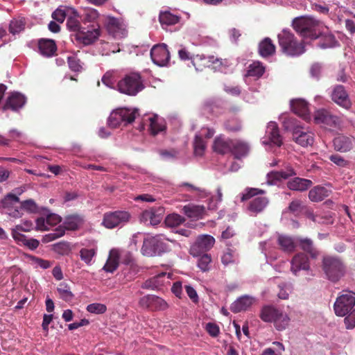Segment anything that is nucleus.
I'll return each mask as SVG.
<instances>
[{"label":"nucleus","mask_w":355,"mask_h":355,"mask_svg":"<svg viewBox=\"0 0 355 355\" xmlns=\"http://www.w3.org/2000/svg\"><path fill=\"white\" fill-rule=\"evenodd\" d=\"M293 27L302 37L315 40L321 35L322 25L312 17L302 16L293 19Z\"/></svg>","instance_id":"obj_1"},{"label":"nucleus","mask_w":355,"mask_h":355,"mask_svg":"<svg viewBox=\"0 0 355 355\" xmlns=\"http://www.w3.org/2000/svg\"><path fill=\"white\" fill-rule=\"evenodd\" d=\"M286 130L292 131L293 140L303 147L312 146L314 142V134L301 126L296 119L290 117L285 119L283 123Z\"/></svg>","instance_id":"obj_2"},{"label":"nucleus","mask_w":355,"mask_h":355,"mask_svg":"<svg viewBox=\"0 0 355 355\" xmlns=\"http://www.w3.org/2000/svg\"><path fill=\"white\" fill-rule=\"evenodd\" d=\"M282 51L290 56H298L305 51L303 42H300L290 31L283 30L277 35Z\"/></svg>","instance_id":"obj_3"},{"label":"nucleus","mask_w":355,"mask_h":355,"mask_svg":"<svg viewBox=\"0 0 355 355\" xmlns=\"http://www.w3.org/2000/svg\"><path fill=\"white\" fill-rule=\"evenodd\" d=\"M144 87L142 77L137 72H131L125 75L117 83L119 92L128 96H136Z\"/></svg>","instance_id":"obj_4"},{"label":"nucleus","mask_w":355,"mask_h":355,"mask_svg":"<svg viewBox=\"0 0 355 355\" xmlns=\"http://www.w3.org/2000/svg\"><path fill=\"white\" fill-rule=\"evenodd\" d=\"M191 62L196 71H202L206 68L214 71H220L227 65V60L215 57L214 55H196L191 58Z\"/></svg>","instance_id":"obj_5"},{"label":"nucleus","mask_w":355,"mask_h":355,"mask_svg":"<svg viewBox=\"0 0 355 355\" xmlns=\"http://www.w3.org/2000/svg\"><path fill=\"white\" fill-rule=\"evenodd\" d=\"M166 241V239L161 234L144 239L141 248L143 254L152 257L166 252L168 247Z\"/></svg>","instance_id":"obj_6"},{"label":"nucleus","mask_w":355,"mask_h":355,"mask_svg":"<svg viewBox=\"0 0 355 355\" xmlns=\"http://www.w3.org/2000/svg\"><path fill=\"white\" fill-rule=\"evenodd\" d=\"M137 110L127 108H119L111 112L108 117L107 124L112 128H116L120 125H126L132 123L135 118Z\"/></svg>","instance_id":"obj_7"},{"label":"nucleus","mask_w":355,"mask_h":355,"mask_svg":"<svg viewBox=\"0 0 355 355\" xmlns=\"http://www.w3.org/2000/svg\"><path fill=\"white\" fill-rule=\"evenodd\" d=\"M322 263L323 270L330 281L336 282L344 275V266L338 258L326 257L323 259Z\"/></svg>","instance_id":"obj_8"},{"label":"nucleus","mask_w":355,"mask_h":355,"mask_svg":"<svg viewBox=\"0 0 355 355\" xmlns=\"http://www.w3.org/2000/svg\"><path fill=\"white\" fill-rule=\"evenodd\" d=\"M355 306V294L351 291H343L336 299L334 309L337 316L343 317Z\"/></svg>","instance_id":"obj_9"},{"label":"nucleus","mask_w":355,"mask_h":355,"mask_svg":"<svg viewBox=\"0 0 355 355\" xmlns=\"http://www.w3.org/2000/svg\"><path fill=\"white\" fill-rule=\"evenodd\" d=\"M130 218V213L125 210L108 211L104 214L102 223L106 228L113 229L123 226Z\"/></svg>","instance_id":"obj_10"},{"label":"nucleus","mask_w":355,"mask_h":355,"mask_svg":"<svg viewBox=\"0 0 355 355\" xmlns=\"http://www.w3.org/2000/svg\"><path fill=\"white\" fill-rule=\"evenodd\" d=\"M215 243V239L208 234L198 236L191 245L189 252L193 257H198L211 250Z\"/></svg>","instance_id":"obj_11"},{"label":"nucleus","mask_w":355,"mask_h":355,"mask_svg":"<svg viewBox=\"0 0 355 355\" xmlns=\"http://www.w3.org/2000/svg\"><path fill=\"white\" fill-rule=\"evenodd\" d=\"M101 34L100 26L93 24L91 27H83L78 33H76V39L85 45L94 43L99 37Z\"/></svg>","instance_id":"obj_12"},{"label":"nucleus","mask_w":355,"mask_h":355,"mask_svg":"<svg viewBox=\"0 0 355 355\" xmlns=\"http://www.w3.org/2000/svg\"><path fill=\"white\" fill-rule=\"evenodd\" d=\"M313 120L316 124H321L330 128H336L340 124L339 118L325 109L315 111Z\"/></svg>","instance_id":"obj_13"},{"label":"nucleus","mask_w":355,"mask_h":355,"mask_svg":"<svg viewBox=\"0 0 355 355\" xmlns=\"http://www.w3.org/2000/svg\"><path fill=\"white\" fill-rule=\"evenodd\" d=\"M139 304L141 307L150 311H164L168 308V304L164 300L153 295L142 297L139 301Z\"/></svg>","instance_id":"obj_14"},{"label":"nucleus","mask_w":355,"mask_h":355,"mask_svg":"<svg viewBox=\"0 0 355 355\" xmlns=\"http://www.w3.org/2000/svg\"><path fill=\"white\" fill-rule=\"evenodd\" d=\"M153 62L159 67L166 66L170 60V53L165 44L154 46L150 51Z\"/></svg>","instance_id":"obj_15"},{"label":"nucleus","mask_w":355,"mask_h":355,"mask_svg":"<svg viewBox=\"0 0 355 355\" xmlns=\"http://www.w3.org/2000/svg\"><path fill=\"white\" fill-rule=\"evenodd\" d=\"M331 99L336 104L345 109H349L352 106V102L349 98L348 94L343 85H336L331 92Z\"/></svg>","instance_id":"obj_16"},{"label":"nucleus","mask_w":355,"mask_h":355,"mask_svg":"<svg viewBox=\"0 0 355 355\" xmlns=\"http://www.w3.org/2000/svg\"><path fill=\"white\" fill-rule=\"evenodd\" d=\"M291 270L295 275H297L301 270H308L310 268L309 258L302 252L296 254L291 259Z\"/></svg>","instance_id":"obj_17"},{"label":"nucleus","mask_w":355,"mask_h":355,"mask_svg":"<svg viewBox=\"0 0 355 355\" xmlns=\"http://www.w3.org/2000/svg\"><path fill=\"white\" fill-rule=\"evenodd\" d=\"M26 103V98L24 96L18 92H13L10 94L7 98L3 110H11L17 111L21 108Z\"/></svg>","instance_id":"obj_18"},{"label":"nucleus","mask_w":355,"mask_h":355,"mask_svg":"<svg viewBox=\"0 0 355 355\" xmlns=\"http://www.w3.org/2000/svg\"><path fill=\"white\" fill-rule=\"evenodd\" d=\"M232 139H226L224 135L216 137L213 142V150L220 155H225L231 153Z\"/></svg>","instance_id":"obj_19"},{"label":"nucleus","mask_w":355,"mask_h":355,"mask_svg":"<svg viewBox=\"0 0 355 355\" xmlns=\"http://www.w3.org/2000/svg\"><path fill=\"white\" fill-rule=\"evenodd\" d=\"M292 111L304 120L311 119L308 103L303 99L293 100L291 103Z\"/></svg>","instance_id":"obj_20"},{"label":"nucleus","mask_w":355,"mask_h":355,"mask_svg":"<svg viewBox=\"0 0 355 355\" xmlns=\"http://www.w3.org/2000/svg\"><path fill=\"white\" fill-rule=\"evenodd\" d=\"M297 173L291 166H287L285 170L279 171H271L267 175V182L269 184H273L277 181L288 179Z\"/></svg>","instance_id":"obj_21"},{"label":"nucleus","mask_w":355,"mask_h":355,"mask_svg":"<svg viewBox=\"0 0 355 355\" xmlns=\"http://www.w3.org/2000/svg\"><path fill=\"white\" fill-rule=\"evenodd\" d=\"M40 53L44 57L50 58L55 55L57 46L53 40L42 38L38 41Z\"/></svg>","instance_id":"obj_22"},{"label":"nucleus","mask_w":355,"mask_h":355,"mask_svg":"<svg viewBox=\"0 0 355 355\" xmlns=\"http://www.w3.org/2000/svg\"><path fill=\"white\" fill-rule=\"evenodd\" d=\"M312 184L311 180L299 177L293 178L286 182V186L290 190L300 192L306 191Z\"/></svg>","instance_id":"obj_23"},{"label":"nucleus","mask_w":355,"mask_h":355,"mask_svg":"<svg viewBox=\"0 0 355 355\" xmlns=\"http://www.w3.org/2000/svg\"><path fill=\"white\" fill-rule=\"evenodd\" d=\"M254 302L255 300L254 297L248 295H243L238 298L231 304L230 310L232 312L235 313L246 311L254 304Z\"/></svg>","instance_id":"obj_24"},{"label":"nucleus","mask_w":355,"mask_h":355,"mask_svg":"<svg viewBox=\"0 0 355 355\" xmlns=\"http://www.w3.org/2000/svg\"><path fill=\"white\" fill-rule=\"evenodd\" d=\"M269 203L268 198L258 196L252 200L248 206V210L254 216L263 211Z\"/></svg>","instance_id":"obj_25"},{"label":"nucleus","mask_w":355,"mask_h":355,"mask_svg":"<svg viewBox=\"0 0 355 355\" xmlns=\"http://www.w3.org/2000/svg\"><path fill=\"white\" fill-rule=\"evenodd\" d=\"M331 191L322 186H315L309 192V199L314 202H318L329 197Z\"/></svg>","instance_id":"obj_26"},{"label":"nucleus","mask_w":355,"mask_h":355,"mask_svg":"<svg viewBox=\"0 0 355 355\" xmlns=\"http://www.w3.org/2000/svg\"><path fill=\"white\" fill-rule=\"evenodd\" d=\"M250 148L248 144L241 140L232 139L231 153L235 158L241 159L248 155Z\"/></svg>","instance_id":"obj_27"},{"label":"nucleus","mask_w":355,"mask_h":355,"mask_svg":"<svg viewBox=\"0 0 355 355\" xmlns=\"http://www.w3.org/2000/svg\"><path fill=\"white\" fill-rule=\"evenodd\" d=\"M183 213L191 218H202L205 214V208L202 205L189 204L182 208Z\"/></svg>","instance_id":"obj_28"},{"label":"nucleus","mask_w":355,"mask_h":355,"mask_svg":"<svg viewBox=\"0 0 355 355\" xmlns=\"http://www.w3.org/2000/svg\"><path fill=\"white\" fill-rule=\"evenodd\" d=\"M334 146L336 150L340 152H348L353 148L352 139L340 135L334 139Z\"/></svg>","instance_id":"obj_29"},{"label":"nucleus","mask_w":355,"mask_h":355,"mask_svg":"<svg viewBox=\"0 0 355 355\" xmlns=\"http://www.w3.org/2000/svg\"><path fill=\"white\" fill-rule=\"evenodd\" d=\"M166 272H160L158 275L147 279L141 286L144 289H158L164 284Z\"/></svg>","instance_id":"obj_30"},{"label":"nucleus","mask_w":355,"mask_h":355,"mask_svg":"<svg viewBox=\"0 0 355 355\" xmlns=\"http://www.w3.org/2000/svg\"><path fill=\"white\" fill-rule=\"evenodd\" d=\"M12 238L17 241L21 243L22 245L28 247L31 250H35L39 246L40 242L35 239H27L26 236L19 232L18 231H12L11 232Z\"/></svg>","instance_id":"obj_31"},{"label":"nucleus","mask_w":355,"mask_h":355,"mask_svg":"<svg viewBox=\"0 0 355 355\" xmlns=\"http://www.w3.org/2000/svg\"><path fill=\"white\" fill-rule=\"evenodd\" d=\"M280 309L272 305L263 306L259 313V318L265 322H272Z\"/></svg>","instance_id":"obj_32"},{"label":"nucleus","mask_w":355,"mask_h":355,"mask_svg":"<svg viewBox=\"0 0 355 355\" xmlns=\"http://www.w3.org/2000/svg\"><path fill=\"white\" fill-rule=\"evenodd\" d=\"M119 257L120 254L117 250H111L103 269L107 272H113L119 266Z\"/></svg>","instance_id":"obj_33"},{"label":"nucleus","mask_w":355,"mask_h":355,"mask_svg":"<svg viewBox=\"0 0 355 355\" xmlns=\"http://www.w3.org/2000/svg\"><path fill=\"white\" fill-rule=\"evenodd\" d=\"M276 46L269 37L264 38L259 44V53L263 58H268L275 53Z\"/></svg>","instance_id":"obj_34"},{"label":"nucleus","mask_w":355,"mask_h":355,"mask_svg":"<svg viewBox=\"0 0 355 355\" xmlns=\"http://www.w3.org/2000/svg\"><path fill=\"white\" fill-rule=\"evenodd\" d=\"M267 134L272 143L280 146L282 144V137L279 135L277 124L275 122H270L267 126Z\"/></svg>","instance_id":"obj_35"},{"label":"nucleus","mask_w":355,"mask_h":355,"mask_svg":"<svg viewBox=\"0 0 355 355\" xmlns=\"http://www.w3.org/2000/svg\"><path fill=\"white\" fill-rule=\"evenodd\" d=\"M291 318L286 313L279 310V313L272 322L274 327L277 331L285 330L289 325Z\"/></svg>","instance_id":"obj_36"},{"label":"nucleus","mask_w":355,"mask_h":355,"mask_svg":"<svg viewBox=\"0 0 355 355\" xmlns=\"http://www.w3.org/2000/svg\"><path fill=\"white\" fill-rule=\"evenodd\" d=\"M148 120L150 122L149 130L153 135H156L159 132L164 130L165 125L157 115L155 114L153 116H150Z\"/></svg>","instance_id":"obj_37"},{"label":"nucleus","mask_w":355,"mask_h":355,"mask_svg":"<svg viewBox=\"0 0 355 355\" xmlns=\"http://www.w3.org/2000/svg\"><path fill=\"white\" fill-rule=\"evenodd\" d=\"M277 241L280 248L283 251L291 253L295 250L296 244L291 237L280 235L279 236Z\"/></svg>","instance_id":"obj_38"},{"label":"nucleus","mask_w":355,"mask_h":355,"mask_svg":"<svg viewBox=\"0 0 355 355\" xmlns=\"http://www.w3.org/2000/svg\"><path fill=\"white\" fill-rule=\"evenodd\" d=\"M83 223V218L78 214H72L67 216L64 220V230H76Z\"/></svg>","instance_id":"obj_39"},{"label":"nucleus","mask_w":355,"mask_h":355,"mask_svg":"<svg viewBox=\"0 0 355 355\" xmlns=\"http://www.w3.org/2000/svg\"><path fill=\"white\" fill-rule=\"evenodd\" d=\"M72 14L73 15L69 16L67 17V26L70 31L78 33L83 27L80 26L78 12L73 10L72 11Z\"/></svg>","instance_id":"obj_40"},{"label":"nucleus","mask_w":355,"mask_h":355,"mask_svg":"<svg viewBox=\"0 0 355 355\" xmlns=\"http://www.w3.org/2000/svg\"><path fill=\"white\" fill-rule=\"evenodd\" d=\"M180 17L178 15L172 14L169 11L161 12L159 16V20L161 24L171 26L178 24Z\"/></svg>","instance_id":"obj_41"},{"label":"nucleus","mask_w":355,"mask_h":355,"mask_svg":"<svg viewBox=\"0 0 355 355\" xmlns=\"http://www.w3.org/2000/svg\"><path fill=\"white\" fill-rule=\"evenodd\" d=\"M265 72V67L260 62H254L248 67L247 76L259 78Z\"/></svg>","instance_id":"obj_42"},{"label":"nucleus","mask_w":355,"mask_h":355,"mask_svg":"<svg viewBox=\"0 0 355 355\" xmlns=\"http://www.w3.org/2000/svg\"><path fill=\"white\" fill-rule=\"evenodd\" d=\"M57 291L59 293L60 297L65 302H71L73 299V294L71 291L70 286L65 282L59 284Z\"/></svg>","instance_id":"obj_43"},{"label":"nucleus","mask_w":355,"mask_h":355,"mask_svg":"<svg viewBox=\"0 0 355 355\" xmlns=\"http://www.w3.org/2000/svg\"><path fill=\"white\" fill-rule=\"evenodd\" d=\"M224 128L229 132H236L241 130L242 125L238 117H232L224 122Z\"/></svg>","instance_id":"obj_44"},{"label":"nucleus","mask_w":355,"mask_h":355,"mask_svg":"<svg viewBox=\"0 0 355 355\" xmlns=\"http://www.w3.org/2000/svg\"><path fill=\"white\" fill-rule=\"evenodd\" d=\"M26 20L24 17H19L12 19L9 25V31L15 35L20 33L25 28Z\"/></svg>","instance_id":"obj_45"},{"label":"nucleus","mask_w":355,"mask_h":355,"mask_svg":"<svg viewBox=\"0 0 355 355\" xmlns=\"http://www.w3.org/2000/svg\"><path fill=\"white\" fill-rule=\"evenodd\" d=\"M300 248L304 251L309 253L311 257L315 258L318 255V252L314 248L313 241L309 239H301L299 240Z\"/></svg>","instance_id":"obj_46"},{"label":"nucleus","mask_w":355,"mask_h":355,"mask_svg":"<svg viewBox=\"0 0 355 355\" xmlns=\"http://www.w3.org/2000/svg\"><path fill=\"white\" fill-rule=\"evenodd\" d=\"M105 26L107 31L114 35L121 29V23L119 20L114 17H107L105 21Z\"/></svg>","instance_id":"obj_47"},{"label":"nucleus","mask_w":355,"mask_h":355,"mask_svg":"<svg viewBox=\"0 0 355 355\" xmlns=\"http://www.w3.org/2000/svg\"><path fill=\"white\" fill-rule=\"evenodd\" d=\"M80 259L87 266L92 265L93 258L96 254V249L95 248H82L79 252Z\"/></svg>","instance_id":"obj_48"},{"label":"nucleus","mask_w":355,"mask_h":355,"mask_svg":"<svg viewBox=\"0 0 355 355\" xmlns=\"http://www.w3.org/2000/svg\"><path fill=\"white\" fill-rule=\"evenodd\" d=\"M320 37H321V39L319 42V46L322 49L332 48L338 44L335 36L332 34L321 35Z\"/></svg>","instance_id":"obj_49"},{"label":"nucleus","mask_w":355,"mask_h":355,"mask_svg":"<svg viewBox=\"0 0 355 355\" xmlns=\"http://www.w3.org/2000/svg\"><path fill=\"white\" fill-rule=\"evenodd\" d=\"M184 221V218L178 214H171L168 215L164 220L166 225L170 227H178Z\"/></svg>","instance_id":"obj_50"},{"label":"nucleus","mask_w":355,"mask_h":355,"mask_svg":"<svg viewBox=\"0 0 355 355\" xmlns=\"http://www.w3.org/2000/svg\"><path fill=\"white\" fill-rule=\"evenodd\" d=\"M198 266L202 272L209 271L211 268V257L209 254L204 253L199 256Z\"/></svg>","instance_id":"obj_51"},{"label":"nucleus","mask_w":355,"mask_h":355,"mask_svg":"<svg viewBox=\"0 0 355 355\" xmlns=\"http://www.w3.org/2000/svg\"><path fill=\"white\" fill-rule=\"evenodd\" d=\"M266 193V191L257 189V188H250L247 187L244 192L241 194V201L244 202L248 200H250V198L255 197L257 195H263Z\"/></svg>","instance_id":"obj_52"},{"label":"nucleus","mask_w":355,"mask_h":355,"mask_svg":"<svg viewBox=\"0 0 355 355\" xmlns=\"http://www.w3.org/2000/svg\"><path fill=\"white\" fill-rule=\"evenodd\" d=\"M194 154L196 156H202L206 149V142L201 136L196 135L193 141Z\"/></svg>","instance_id":"obj_53"},{"label":"nucleus","mask_w":355,"mask_h":355,"mask_svg":"<svg viewBox=\"0 0 355 355\" xmlns=\"http://www.w3.org/2000/svg\"><path fill=\"white\" fill-rule=\"evenodd\" d=\"M65 234V230L62 226L57 227L53 232L44 235L42 239L44 243H49L53 240H55Z\"/></svg>","instance_id":"obj_54"},{"label":"nucleus","mask_w":355,"mask_h":355,"mask_svg":"<svg viewBox=\"0 0 355 355\" xmlns=\"http://www.w3.org/2000/svg\"><path fill=\"white\" fill-rule=\"evenodd\" d=\"M287 209L290 213L293 214L295 216L300 215L304 209V206L302 205V200L298 199L293 200L290 202L288 207H287Z\"/></svg>","instance_id":"obj_55"},{"label":"nucleus","mask_w":355,"mask_h":355,"mask_svg":"<svg viewBox=\"0 0 355 355\" xmlns=\"http://www.w3.org/2000/svg\"><path fill=\"white\" fill-rule=\"evenodd\" d=\"M19 202V198L12 193H8L1 201V206L5 209H10Z\"/></svg>","instance_id":"obj_56"},{"label":"nucleus","mask_w":355,"mask_h":355,"mask_svg":"<svg viewBox=\"0 0 355 355\" xmlns=\"http://www.w3.org/2000/svg\"><path fill=\"white\" fill-rule=\"evenodd\" d=\"M153 211L151 225H156L159 224L162 220V217L164 213V209L163 207H153L150 209Z\"/></svg>","instance_id":"obj_57"},{"label":"nucleus","mask_w":355,"mask_h":355,"mask_svg":"<svg viewBox=\"0 0 355 355\" xmlns=\"http://www.w3.org/2000/svg\"><path fill=\"white\" fill-rule=\"evenodd\" d=\"M69 68L73 72H81L83 70L82 62L76 56H69L67 58Z\"/></svg>","instance_id":"obj_58"},{"label":"nucleus","mask_w":355,"mask_h":355,"mask_svg":"<svg viewBox=\"0 0 355 355\" xmlns=\"http://www.w3.org/2000/svg\"><path fill=\"white\" fill-rule=\"evenodd\" d=\"M236 259L237 257L234 251L231 249H227L221 257V262L224 266L234 263H236Z\"/></svg>","instance_id":"obj_59"},{"label":"nucleus","mask_w":355,"mask_h":355,"mask_svg":"<svg viewBox=\"0 0 355 355\" xmlns=\"http://www.w3.org/2000/svg\"><path fill=\"white\" fill-rule=\"evenodd\" d=\"M53 250L59 254L66 255L71 251L70 245L68 242H59L53 245Z\"/></svg>","instance_id":"obj_60"},{"label":"nucleus","mask_w":355,"mask_h":355,"mask_svg":"<svg viewBox=\"0 0 355 355\" xmlns=\"http://www.w3.org/2000/svg\"><path fill=\"white\" fill-rule=\"evenodd\" d=\"M107 310L106 306L100 303L90 304L87 306V311L92 313H104Z\"/></svg>","instance_id":"obj_61"},{"label":"nucleus","mask_w":355,"mask_h":355,"mask_svg":"<svg viewBox=\"0 0 355 355\" xmlns=\"http://www.w3.org/2000/svg\"><path fill=\"white\" fill-rule=\"evenodd\" d=\"M21 208L30 213H36L38 211L36 203L31 199L21 202Z\"/></svg>","instance_id":"obj_62"},{"label":"nucleus","mask_w":355,"mask_h":355,"mask_svg":"<svg viewBox=\"0 0 355 355\" xmlns=\"http://www.w3.org/2000/svg\"><path fill=\"white\" fill-rule=\"evenodd\" d=\"M99 14L95 9H89L85 11L84 14L83 21L85 24L87 22H94V21L98 17Z\"/></svg>","instance_id":"obj_63"},{"label":"nucleus","mask_w":355,"mask_h":355,"mask_svg":"<svg viewBox=\"0 0 355 355\" xmlns=\"http://www.w3.org/2000/svg\"><path fill=\"white\" fill-rule=\"evenodd\" d=\"M344 320L345 327L348 329H352L355 327V309L346 315Z\"/></svg>","instance_id":"obj_64"}]
</instances>
